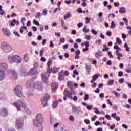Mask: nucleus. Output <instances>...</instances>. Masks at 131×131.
I'll return each instance as SVG.
<instances>
[{
  "instance_id": "bf43d9fd",
  "label": "nucleus",
  "mask_w": 131,
  "mask_h": 131,
  "mask_svg": "<svg viewBox=\"0 0 131 131\" xmlns=\"http://www.w3.org/2000/svg\"><path fill=\"white\" fill-rule=\"evenodd\" d=\"M106 35H107V36H111V35H112V32H111V31H108L106 32Z\"/></svg>"
},
{
  "instance_id": "5701e85b",
  "label": "nucleus",
  "mask_w": 131,
  "mask_h": 131,
  "mask_svg": "<svg viewBox=\"0 0 131 131\" xmlns=\"http://www.w3.org/2000/svg\"><path fill=\"white\" fill-rule=\"evenodd\" d=\"M99 76H100V74H97L93 75L92 76V79L93 81H96L98 79V78L99 77Z\"/></svg>"
},
{
  "instance_id": "72a5a7b5",
  "label": "nucleus",
  "mask_w": 131,
  "mask_h": 131,
  "mask_svg": "<svg viewBox=\"0 0 131 131\" xmlns=\"http://www.w3.org/2000/svg\"><path fill=\"white\" fill-rule=\"evenodd\" d=\"M116 41L118 43V45H121V43H122V41H121V39H120L119 37H117Z\"/></svg>"
},
{
  "instance_id": "7ed1b4c3",
  "label": "nucleus",
  "mask_w": 131,
  "mask_h": 131,
  "mask_svg": "<svg viewBox=\"0 0 131 131\" xmlns=\"http://www.w3.org/2000/svg\"><path fill=\"white\" fill-rule=\"evenodd\" d=\"M14 92L18 98H24L23 91L22 90V86H21V85H17L14 89Z\"/></svg>"
},
{
  "instance_id": "cd10ccee",
  "label": "nucleus",
  "mask_w": 131,
  "mask_h": 131,
  "mask_svg": "<svg viewBox=\"0 0 131 131\" xmlns=\"http://www.w3.org/2000/svg\"><path fill=\"white\" fill-rule=\"evenodd\" d=\"M52 107L54 109L58 107V101H54L53 102Z\"/></svg>"
},
{
  "instance_id": "393cba45",
  "label": "nucleus",
  "mask_w": 131,
  "mask_h": 131,
  "mask_svg": "<svg viewBox=\"0 0 131 131\" xmlns=\"http://www.w3.org/2000/svg\"><path fill=\"white\" fill-rule=\"evenodd\" d=\"M88 26L85 25L84 26L83 29H82V31L84 33H88V32H90V29H88Z\"/></svg>"
},
{
  "instance_id": "bb28decb",
  "label": "nucleus",
  "mask_w": 131,
  "mask_h": 131,
  "mask_svg": "<svg viewBox=\"0 0 131 131\" xmlns=\"http://www.w3.org/2000/svg\"><path fill=\"white\" fill-rule=\"evenodd\" d=\"M71 14L70 12H68L67 14L64 15V20H67V19H69V18H71Z\"/></svg>"
},
{
  "instance_id": "a211bd4d",
  "label": "nucleus",
  "mask_w": 131,
  "mask_h": 131,
  "mask_svg": "<svg viewBox=\"0 0 131 131\" xmlns=\"http://www.w3.org/2000/svg\"><path fill=\"white\" fill-rule=\"evenodd\" d=\"M2 31L4 32V34L6 36H10V34H11V32H10V30L8 29H6L5 28H3L2 29Z\"/></svg>"
},
{
  "instance_id": "c756f323",
  "label": "nucleus",
  "mask_w": 131,
  "mask_h": 131,
  "mask_svg": "<svg viewBox=\"0 0 131 131\" xmlns=\"http://www.w3.org/2000/svg\"><path fill=\"white\" fill-rule=\"evenodd\" d=\"M40 17H41V13H40V12H38L36 13L35 18L40 19Z\"/></svg>"
},
{
  "instance_id": "6e6d98bb",
  "label": "nucleus",
  "mask_w": 131,
  "mask_h": 131,
  "mask_svg": "<svg viewBox=\"0 0 131 131\" xmlns=\"http://www.w3.org/2000/svg\"><path fill=\"white\" fill-rule=\"evenodd\" d=\"M77 26L79 28H80V27H82V26H83V24L81 22H80L77 24Z\"/></svg>"
},
{
  "instance_id": "ea45409f",
  "label": "nucleus",
  "mask_w": 131,
  "mask_h": 131,
  "mask_svg": "<svg viewBox=\"0 0 131 131\" xmlns=\"http://www.w3.org/2000/svg\"><path fill=\"white\" fill-rule=\"evenodd\" d=\"M6 98V95L4 93H0V100L2 99H5Z\"/></svg>"
},
{
  "instance_id": "9d476101",
  "label": "nucleus",
  "mask_w": 131,
  "mask_h": 131,
  "mask_svg": "<svg viewBox=\"0 0 131 131\" xmlns=\"http://www.w3.org/2000/svg\"><path fill=\"white\" fill-rule=\"evenodd\" d=\"M37 68L36 67H34V68H32L29 72L28 75L30 76H32V75H35L37 74Z\"/></svg>"
},
{
  "instance_id": "8fccbe9b",
  "label": "nucleus",
  "mask_w": 131,
  "mask_h": 131,
  "mask_svg": "<svg viewBox=\"0 0 131 131\" xmlns=\"http://www.w3.org/2000/svg\"><path fill=\"white\" fill-rule=\"evenodd\" d=\"M118 76L119 77H121L122 76H123V72L122 71H119L118 72Z\"/></svg>"
},
{
  "instance_id": "6e6552de",
  "label": "nucleus",
  "mask_w": 131,
  "mask_h": 131,
  "mask_svg": "<svg viewBox=\"0 0 131 131\" xmlns=\"http://www.w3.org/2000/svg\"><path fill=\"white\" fill-rule=\"evenodd\" d=\"M36 117V121L38 123H42V121H43V117H42V115L41 113L37 114Z\"/></svg>"
},
{
  "instance_id": "4be33fe9",
  "label": "nucleus",
  "mask_w": 131,
  "mask_h": 131,
  "mask_svg": "<svg viewBox=\"0 0 131 131\" xmlns=\"http://www.w3.org/2000/svg\"><path fill=\"white\" fill-rule=\"evenodd\" d=\"M119 13L121 14H125L126 13V10H125V8L121 7L119 10Z\"/></svg>"
},
{
  "instance_id": "5fc2aeb1",
  "label": "nucleus",
  "mask_w": 131,
  "mask_h": 131,
  "mask_svg": "<svg viewBox=\"0 0 131 131\" xmlns=\"http://www.w3.org/2000/svg\"><path fill=\"white\" fill-rule=\"evenodd\" d=\"M16 23V19H13V21L10 23V25L12 26H15V24Z\"/></svg>"
},
{
  "instance_id": "09e8293b",
  "label": "nucleus",
  "mask_w": 131,
  "mask_h": 131,
  "mask_svg": "<svg viewBox=\"0 0 131 131\" xmlns=\"http://www.w3.org/2000/svg\"><path fill=\"white\" fill-rule=\"evenodd\" d=\"M57 89H58V86H55L52 89V93H55L56 91H57Z\"/></svg>"
},
{
  "instance_id": "20e7f679",
  "label": "nucleus",
  "mask_w": 131,
  "mask_h": 131,
  "mask_svg": "<svg viewBox=\"0 0 131 131\" xmlns=\"http://www.w3.org/2000/svg\"><path fill=\"white\" fill-rule=\"evenodd\" d=\"M1 48L5 53H10L12 52V47L7 42H4L1 43Z\"/></svg>"
},
{
  "instance_id": "6ab92c4d",
  "label": "nucleus",
  "mask_w": 131,
  "mask_h": 131,
  "mask_svg": "<svg viewBox=\"0 0 131 131\" xmlns=\"http://www.w3.org/2000/svg\"><path fill=\"white\" fill-rule=\"evenodd\" d=\"M102 51L99 50L95 54V57L97 58V59H100V57H102Z\"/></svg>"
},
{
  "instance_id": "0e129e2a",
  "label": "nucleus",
  "mask_w": 131,
  "mask_h": 131,
  "mask_svg": "<svg viewBox=\"0 0 131 131\" xmlns=\"http://www.w3.org/2000/svg\"><path fill=\"white\" fill-rule=\"evenodd\" d=\"M69 120L71 121H74V117H73L72 116H69Z\"/></svg>"
},
{
  "instance_id": "338daca9",
  "label": "nucleus",
  "mask_w": 131,
  "mask_h": 131,
  "mask_svg": "<svg viewBox=\"0 0 131 131\" xmlns=\"http://www.w3.org/2000/svg\"><path fill=\"white\" fill-rule=\"evenodd\" d=\"M85 20L86 23H90V22L91 21V18L89 17H86Z\"/></svg>"
},
{
  "instance_id": "f8f14e48",
  "label": "nucleus",
  "mask_w": 131,
  "mask_h": 131,
  "mask_svg": "<svg viewBox=\"0 0 131 131\" xmlns=\"http://www.w3.org/2000/svg\"><path fill=\"white\" fill-rule=\"evenodd\" d=\"M8 69V64L6 63H0V71H6Z\"/></svg>"
},
{
  "instance_id": "69168bd1",
  "label": "nucleus",
  "mask_w": 131,
  "mask_h": 131,
  "mask_svg": "<svg viewBox=\"0 0 131 131\" xmlns=\"http://www.w3.org/2000/svg\"><path fill=\"white\" fill-rule=\"evenodd\" d=\"M86 108L88 109V110H91L93 109V106H92V105H87Z\"/></svg>"
},
{
  "instance_id": "13d9d810",
  "label": "nucleus",
  "mask_w": 131,
  "mask_h": 131,
  "mask_svg": "<svg viewBox=\"0 0 131 131\" xmlns=\"http://www.w3.org/2000/svg\"><path fill=\"white\" fill-rule=\"evenodd\" d=\"M105 118L107 119V120H111V116L110 115L106 114L105 115Z\"/></svg>"
},
{
  "instance_id": "1a4fd4ad",
  "label": "nucleus",
  "mask_w": 131,
  "mask_h": 131,
  "mask_svg": "<svg viewBox=\"0 0 131 131\" xmlns=\"http://www.w3.org/2000/svg\"><path fill=\"white\" fill-rule=\"evenodd\" d=\"M8 112L7 108H3L0 109V115L3 117L8 116Z\"/></svg>"
},
{
  "instance_id": "e433bc0d",
  "label": "nucleus",
  "mask_w": 131,
  "mask_h": 131,
  "mask_svg": "<svg viewBox=\"0 0 131 131\" xmlns=\"http://www.w3.org/2000/svg\"><path fill=\"white\" fill-rule=\"evenodd\" d=\"M93 109L94 110H96L95 112L96 114H101V112L99 111V109H98V108L94 107Z\"/></svg>"
},
{
  "instance_id": "774afa93",
  "label": "nucleus",
  "mask_w": 131,
  "mask_h": 131,
  "mask_svg": "<svg viewBox=\"0 0 131 131\" xmlns=\"http://www.w3.org/2000/svg\"><path fill=\"white\" fill-rule=\"evenodd\" d=\"M73 73L74 74H75V75H78V74H79V73L77 72V70H74L73 71Z\"/></svg>"
},
{
  "instance_id": "f704fd0d",
  "label": "nucleus",
  "mask_w": 131,
  "mask_h": 131,
  "mask_svg": "<svg viewBox=\"0 0 131 131\" xmlns=\"http://www.w3.org/2000/svg\"><path fill=\"white\" fill-rule=\"evenodd\" d=\"M38 126V130L39 131H42V129H43V127H42V123H39Z\"/></svg>"
},
{
  "instance_id": "58836bf2",
  "label": "nucleus",
  "mask_w": 131,
  "mask_h": 131,
  "mask_svg": "<svg viewBox=\"0 0 131 131\" xmlns=\"http://www.w3.org/2000/svg\"><path fill=\"white\" fill-rule=\"evenodd\" d=\"M112 93H113V94H115V95L116 97H120V94L118 92H117L116 91H113Z\"/></svg>"
},
{
  "instance_id": "c85d7f7f",
  "label": "nucleus",
  "mask_w": 131,
  "mask_h": 131,
  "mask_svg": "<svg viewBox=\"0 0 131 131\" xmlns=\"http://www.w3.org/2000/svg\"><path fill=\"white\" fill-rule=\"evenodd\" d=\"M124 47L125 48H126V52H129L130 50V47H128V45H127V43H125Z\"/></svg>"
},
{
  "instance_id": "aec40b11",
  "label": "nucleus",
  "mask_w": 131,
  "mask_h": 131,
  "mask_svg": "<svg viewBox=\"0 0 131 131\" xmlns=\"http://www.w3.org/2000/svg\"><path fill=\"white\" fill-rule=\"evenodd\" d=\"M20 74L22 76H26V75H28V73L26 71V70L25 69H21L20 70Z\"/></svg>"
},
{
  "instance_id": "de8ad7c7",
  "label": "nucleus",
  "mask_w": 131,
  "mask_h": 131,
  "mask_svg": "<svg viewBox=\"0 0 131 131\" xmlns=\"http://www.w3.org/2000/svg\"><path fill=\"white\" fill-rule=\"evenodd\" d=\"M51 64H52V60L49 59L48 63H47L48 67H51Z\"/></svg>"
},
{
  "instance_id": "dca6fc26",
  "label": "nucleus",
  "mask_w": 131,
  "mask_h": 131,
  "mask_svg": "<svg viewBox=\"0 0 131 131\" xmlns=\"http://www.w3.org/2000/svg\"><path fill=\"white\" fill-rule=\"evenodd\" d=\"M5 75L6 73L5 72L3 71H0V81H2V80H5Z\"/></svg>"
},
{
  "instance_id": "79ce46f5",
  "label": "nucleus",
  "mask_w": 131,
  "mask_h": 131,
  "mask_svg": "<svg viewBox=\"0 0 131 131\" xmlns=\"http://www.w3.org/2000/svg\"><path fill=\"white\" fill-rule=\"evenodd\" d=\"M43 53H45V49L42 48L40 51V56L41 57L43 55Z\"/></svg>"
},
{
  "instance_id": "f3484780",
  "label": "nucleus",
  "mask_w": 131,
  "mask_h": 131,
  "mask_svg": "<svg viewBox=\"0 0 131 131\" xmlns=\"http://www.w3.org/2000/svg\"><path fill=\"white\" fill-rule=\"evenodd\" d=\"M80 107H76L73 106V112L75 114H78L80 112Z\"/></svg>"
},
{
  "instance_id": "0eeeda50",
  "label": "nucleus",
  "mask_w": 131,
  "mask_h": 131,
  "mask_svg": "<svg viewBox=\"0 0 131 131\" xmlns=\"http://www.w3.org/2000/svg\"><path fill=\"white\" fill-rule=\"evenodd\" d=\"M41 76L43 82L49 84V78L48 77L49 76V75L47 74L46 73H43Z\"/></svg>"
},
{
  "instance_id": "b1692460",
  "label": "nucleus",
  "mask_w": 131,
  "mask_h": 131,
  "mask_svg": "<svg viewBox=\"0 0 131 131\" xmlns=\"http://www.w3.org/2000/svg\"><path fill=\"white\" fill-rule=\"evenodd\" d=\"M68 86L70 89L71 91L74 90V89L72 88V87L73 86V83H72L71 81L68 82Z\"/></svg>"
},
{
  "instance_id": "2eb2a0df",
  "label": "nucleus",
  "mask_w": 131,
  "mask_h": 131,
  "mask_svg": "<svg viewBox=\"0 0 131 131\" xmlns=\"http://www.w3.org/2000/svg\"><path fill=\"white\" fill-rule=\"evenodd\" d=\"M59 80H63L64 79V70L61 71L58 74Z\"/></svg>"
},
{
  "instance_id": "49530a36",
  "label": "nucleus",
  "mask_w": 131,
  "mask_h": 131,
  "mask_svg": "<svg viewBox=\"0 0 131 131\" xmlns=\"http://www.w3.org/2000/svg\"><path fill=\"white\" fill-rule=\"evenodd\" d=\"M108 55L110 58H112V59H113L114 58V56L112 55V52H111V51H109L108 52Z\"/></svg>"
},
{
  "instance_id": "a878e982",
  "label": "nucleus",
  "mask_w": 131,
  "mask_h": 131,
  "mask_svg": "<svg viewBox=\"0 0 131 131\" xmlns=\"http://www.w3.org/2000/svg\"><path fill=\"white\" fill-rule=\"evenodd\" d=\"M59 69H60V68L53 67L52 69V73H57V72H59Z\"/></svg>"
},
{
  "instance_id": "473e14b6",
  "label": "nucleus",
  "mask_w": 131,
  "mask_h": 131,
  "mask_svg": "<svg viewBox=\"0 0 131 131\" xmlns=\"http://www.w3.org/2000/svg\"><path fill=\"white\" fill-rule=\"evenodd\" d=\"M53 72V69L51 68V67H48L47 73H52Z\"/></svg>"
},
{
  "instance_id": "864d4df0",
  "label": "nucleus",
  "mask_w": 131,
  "mask_h": 131,
  "mask_svg": "<svg viewBox=\"0 0 131 131\" xmlns=\"http://www.w3.org/2000/svg\"><path fill=\"white\" fill-rule=\"evenodd\" d=\"M124 81V79L121 78L119 79V83H120V84H122Z\"/></svg>"
},
{
  "instance_id": "4c0bfd02",
  "label": "nucleus",
  "mask_w": 131,
  "mask_h": 131,
  "mask_svg": "<svg viewBox=\"0 0 131 131\" xmlns=\"http://www.w3.org/2000/svg\"><path fill=\"white\" fill-rule=\"evenodd\" d=\"M113 83H114V80H109L107 82L108 85H113Z\"/></svg>"
},
{
  "instance_id": "a19ab883",
  "label": "nucleus",
  "mask_w": 131,
  "mask_h": 131,
  "mask_svg": "<svg viewBox=\"0 0 131 131\" xmlns=\"http://www.w3.org/2000/svg\"><path fill=\"white\" fill-rule=\"evenodd\" d=\"M116 55L119 57H123L122 54L120 53L118 51H116Z\"/></svg>"
},
{
  "instance_id": "37998d69",
  "label": "nucleus",
  "mask_w": 131,
  "mask_h": 131,
  "mask_svg": "<svg viewBox=\"0 0 131 131\" xmlns=\"http://www.w3.org/2000/svg\"><path fill=\"white\" fill-rule=\"evenodd\" d=\"M47 14H48V10L47 9H44L43 10V13H42L43 16H47Z\"/></svg>"
},
{
  "instance_id": "603ef678",
  "label": "nucleus",
  "mask_w": 131,
  "mask_h": 131,
  "mask_svg": "<svg viewBox=\"0 0 131 131\" xmlns=\"http://www.w3.org/2000/svg\"><path fill=\"white\" fill-rule=\"evenodd\" d=\"M33 23H34V24H36L37 25V26H40V24H39V23L38 21H36L35 19H34L33 20Z\"/></svg>"
},
{
  "instance_id": "c9c22d12",
  "label": "nucleus",
  "mask_w": 131,
  "mask_h": 131,
  "mask_svg": "<svg viewBox=\"0 0 131 131\" xmlns=\"http://www.w3.org/2000/svg\"><path fill=\"white\" fill-rule=\"evenodd\" d=\"M116 26V24L114 23V21H112L111 23L110 28H114Z\"/></svg>"
},
{
  "instance_id": "4d7b16f0",
  "label": "nucleus",
  "mask_w": 131,
  "mask_h": 131,
  "mask_svg": "<svg viewBox=\"0 0 131 131\" xmlns=\"http://www.w3.org/2000/svg\"><path fill=\"white\" fill-rule=\"evenodd\" d=\"M27 95L28 97H31V96H33V92H28L27 93Z\"/></svg>"
},
{
  "instance_id": "3c124183",
  "label": "nucleus",
  "mask_w": 131,
  "mask_h": 131,
  "mask_svg": "<svg viewBox=\"0 0 131 131\" xmlns=\"http://www.w3.org/2000/svg\"><path fill=\"white\" fill-rule=\"evenodd\" d=\"M59 41H60L61 43H64L65 42V38H60Z\"/></svg>"
},
{
  "instance_id": "052dcab7",
  "label": "nucleus",
  "mask_w": 131,
  "mask_h": 131,
  "mask_svg": "<svg viewBox=\"0 0 131 131\" xmlns=\"http://www.w3.org/2000/svg\"><path fill=\"white\" fill-rule=\"evenodd\" d=\"M109 50H110V48H109L108 47H106V48H104V49H102V52L108 51H109Z\"/></svg>"
},
{
  "instance_id": "f257e3e1",
  "label": "nucleus",
  "mask_w": 131,
  "mask_h": 131,
  "mask_svg": "<svg viewBox=\"0 0 131 131\" xmlns=\"http://www.w3.org/2000/svg\"><path fill=\"white\" fill-rule=\"evenodd\" d=\"M12 105L13 106V107L16 108L17 111H20L21 108L22 107V108H24V111L27 114H28L29 115L31 114V111H30L29 108L26 106V104L24 100H19L16 102L12 103Z\"/></svg>"
},
{
  "instance_id": "a18cd8bd",
  "label": "nucleus",
  "mask_w": 131,
  "mask_h": 131,
  "mask_svg": "<svg viewBox=\"0 0 131 131\" xmlns=\"http://www.w3.org/2000/svg\"><path fill=\"white\" fill-rule=\"evenodd\" d=\"M89 99H90V97H89V94L85 93V98H84V101H88Z\"/></svg>"
},
{
  "instance_id": "e2e57ef3",
  "label": "nucleus",
  "mask_w": 131,
  "mask_h": 131,
  "mask_svg": "<svg viewBox=\"0 0 131 131\" xmlns=\"http://www.w3.org/2000/svg\"><path fill=\"white\" fill-rule=\"evenodd\" d=\"M50 48H54V43H53V41H50V44L49 45Z\"/></svg>"
},
{
  "instance_id": "2f4dec72",
  "label": "nucleus",
  "mask_w": 131,
  "mask_h": 131,
  "mask_svg": "<svg viewBox=\"0 0 131 131\" xmlns=\"http://www.w3.org/2000/svg\"><path fill=\"white\" fill-rule=\"evenodd\" d=\"M55 119H54L52 117H50V124L51 125H53L54 123L55 122Z\"/></svg>"
},
{
  "instance_id": "680f3d73",
  "label": "nucleus",
  "mask_w": 131,
  "mask_h": 131,
  "mask_svg": "<svg viewBox=\"0 0 131 131\" xmlns=\"http://www.w3.org/2000/svg\"><path fill=\"white\" fill-rule=\"evenodd\" d=\"M14 34H15V35H16V36H18V37H20V34H19V33H18L17 31H14Z\"/></svg>"
},
{
  "instance_id": "423d86ee",
  "label": "nucleus",
  "mask_w": 131,
  "mask_h": 131,
  "mask_svg": "<svg viewBox=\"0 0 131 131\" xmlns=\"http://www.w3.org/2000/svg\"><path fill=\"white\" fill-rule=\"evenodd\" d=\"M51 98V95L47 93L45 94V96L43 98H41V101L42 102V104L43 105V107H47L48 106V101L50 100Z\"/></svg>"
},
{
  "instance_id": "c03bdc74",
  "label": "nucleus",
  "mask_w": 131,
  "mask_h": 131,
  "mask_svg": "<svg viewBox=\"0 0 131 131\" xmlns=\"http://www.w3.org/2000/svg\"><path fill=\"white\" fill-rule=\"evenodd\" d=\"M91 32L94 34V35H97V34H98V32L95 30V29H92L91 30Z\"/></svg>"
},
{
  "instance_id": "9b49d317",
  "label": "nucleus",
  "mask_w": 131,
  "mask_h": 131,
  "mask_svg": "<svg viewBox=\"0 0 131 131\" xmlns=\"http://www.w3.org/2000/svg\"><path fill=\"white\" fill-rule=\"evenodd\" d=\"M64 96H66L67 97H68V96H70L71 95H75V92H74V90L73 91H69L68 89H66L63 93Z\"/></svg>"
},
{
  "instance_id": "ddd939ff",
  "label": "nucleus",
  "mask_w": 131,
  "mask_h": 131,
  "mask_svg": "<svg viewBox=\"0 0 131 131\" xmlns=\"http://www.w3.org/2000/svg\"><path fill=\"white\" fill-rule=\"evenodd\" d=\"M22 62V58L18 55H14V63L16 64H20Z\"/></svg>"
},
{
  "instance_id": "39448f33",
  "label": "nucleus",
  "mask_w": 131,
  "mask_h": 131,
  "mask_svg": "<svg viewBox=\"0 0 131 131\" xmlns=\"http://www.w3.org/2000/svg\"><path fill=\"white\" fill-rule=\"evenodd\" d=\"M24 126V120L23 119H18L15 122V128L17 129H21Z\"/></svg>"
},
{
  "instance_id": "4468645a",
  "label": "nucleus",
  "mask_w": 131,
  "mask_h": 131,
  "mask_svg": "<svg viewBox=\"0 0 131 131\" xmlns=\"http://www.w3.org/2000/svg\"><path fill=\"white\" fill-rule=\"evenodd\" d=\"M9 73L10 74H11V75H12V77L14 79H16V78L18 77V75L17 74V72H16V71H15L9 70Z\"/></svg>"
},
{
  "instance_id": "7c9ffc66",
  "label": "nucleus",
  "mask_w": 131,
  "mask_h": 131,
  "mask_svg": "<svg viewBox=\"0 0 131 131\" xmlns=\"http://www.w3.org/2000/svg\"><path fill=\"white\" fill-rule=\"evenodd\" d=\"M29 58H28V55H27V54H25L24 55V60L25 62H27L29 60Z\"/></svg>"
},
{
  "instance_id": "f03ea898",
  "label": "nucleus",
  "mask_w": 131,
  "mask_h": 131,
  "mask_svg": "<svg viewBox=\"0 0 131 131\" xmlns=\"http://www.w3.org/2000/svg\"><path fill=\"white\" fill-rule=\"evenodd\" d=\"M34 77H33L31 80L29 79L27 82V86L32 90H33L34 88H36V89L41 91L42 89V83L41 82H37L34 84L33 83V80H34Z\"/></svg>"
},
{
  "instance_id": "412c9836",
  "label": "nucleus",
  "mask_w": 131,
  "mask_h": 131,
  "mask_svg": "<svg viewBox=\"0 0 131 131\" xmlns=\"http://www.w3.org/2000/svg\"><path fill=\"white\" fill-rule=\"evenodd\" d=\"M8 62H9L10 64H13V63H15L14 55L9 56L8 57Z\"/></svg>"
}]
</instances>
